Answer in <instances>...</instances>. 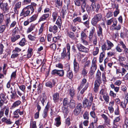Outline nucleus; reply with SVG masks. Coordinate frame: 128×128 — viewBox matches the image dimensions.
<instances>
[{
    "mask_svg": "<svg viewBox=\"0 0 128 128\" xmlns=\"http://www.w3.org/2000/svg\"><path fill=\"white\" fill-rule=\"evenodd\" d=\"M26 41L24 38H22L19 42V44L21 46H24L25 44Z\"/></svg>",
    "mask_w": 128,
    "mask_h": 128,
    "instance_id": "7c9ffc66",
    "label": "nucleus"
},
{
    "mask_svg": "<svg viewBox=\"0 0 128 128\" xmlns=\"http://www.w3.org/2000/svg\"><path fill=\"white\" fill-rule=\"evenodd\" d=\"M58 29L57 26L55 25H54L53 26H50L49 28V31L55 34L57 32Z\"/></svg>",
    "mask_w": 128,
    "mask_h": 128,
    "instance_id": "9d476101",
    "label": "nucleus"
},
{
    "mask_svg": "<svg viewBox=\"0 0 128 128\" xmlns=\"http://www.w3.org/2000/svg\"><path fill=\"white\" fill-rule=\"evenodd\" d=\"M45 85L46 86L50 88H52V83L50 82H46V83Z\"/></svg>",
    "mask_w": 128,
    "mask_h": 128,
    "instance_id": "680f3d73",
    "label": "nucleus"
},
{
    "mask_svg": "<svg viewBox=\"0 0 128 128\" xmlns=\"http://www.w3.org/2000/svg\"><path fill=\"white\" fill-rule=\"evenodd\" d=\"M18 87L23 92H24L26 88V87L23 84H22L20 86L18 85Z\"/></svg>",
    "mask_w": 128,
    "mask_h": 128,
    "instance_id": "4d7b16f0",
    "label": "nucleus"
},
{
    "mask_svg": "<svg viewBox=\"0 0 128 128\" xmlns=\"http://www.w3.org/2000/svg\"><path fill=\"white\" fill-rule=\"evenodd\" d=\"M82 108V104L80 103H79L74 110V114L76 116L78 115L81 112Z\"/></svg>",
    "mask_w": 128,
    "mask_h": 128,
    "instance_id": "7ed1b4c3",
    "label": "nucleus"
},
{
    "mask_svg": "<svg viewBox=\"0 0 128 128\" xmlns=\"http://www.w3.org/2000/svg\"><path fill=\"white\" fill-rule=\"evenodd\" d=\"M102 17V15L101 14H96L92 20V24L94 26H96L98 22L101 20Z\"/></svg>",
    "mask_w": 128,
    "mask_h": 128,
    "instance_id": "f03ea898",
    "label": "nucleus"
},
{
    "mask_svg": "<svg viewBox=\"0 0 128 128\" xmlns=\"http://www.w3.org/2000/svg\"><path fill=\"white\" fill-rule=\"evenodd\" d=\"M56 24L59 26H60L62 24V20L61 18L59 16L56 22Z\"/></svg>",
    "mask_w": 128,
    "mask_h": 128,
    "instance_id": "4c0bfd02",
    "label": "nucleus"
},
{
    "mask_svg": "<svg viewBox=\"0 0 128 128\" xmlns=\"http://www.w3.org/2000/svg\"><path fill=\"white\" fill-rule=\"evenodd\" d=\"M120 36V37L122 38H124L126 37L127 38H128V33L126 32V34H124L122 32H121Z\"/></svg>",
    "mask_w": 128,
    "mask_h": 128,
    "instance_id": "37998d69",
    "label": "nucleus"
},
{
    "mask_svg": "<svg viewBox=\"0 0 128 128\" xmlns=\"http://www.w3.org/2000/svg\"><path fill=\"white\" fill-rule=\"evenodd\" d=\"M1 121L2 122H5L7 124H11L13 123L11 121L10 119L7 118L5 117L2 118L1 119Z\"/></svg>",
    "mask_w": 128,
    "mask_h": 128,
    "instance_id": "9b49d317",
    "label": "nucleus"
},
{
    "mask_svg": "<svg viewBox=\"0 0 128 128\" xmlns=\"http://www.w3.org/2000/svg\"><path fill=\"white\" fill-rule=\"evenodd\" d=\"M96 69V68H94L92 67L91 66L90 68V70L89 72V74L91 75H93L94 72L95 71Z\"/></svg>",
    "mask_w": 128,
    "mask_h": 128,
    "instance_id": "f704fd0d",
    "label": "nucleus"
},
{
    "mask_svg": "<svg viewBox=\"0 0 128 128\" xmlns=\"http://www.w3.org/2000/svg\"><path fill=\"white\" fill-rule=\"evenodd\" d=\"M49 108V106L48 104L44 110L43 113L42 114L44 118H46L47 116V113L48 112Z\"/></svg>",
    "mask_w": 128,
    "mask_h": 128,
    "instance_id": "f3484780",
    "label": "nucleus"
},
{
    "mask_svg": "<svg viewBox=\"0 0 128 128\" xmlns=\"http://www.w3.org/2000/svg\"><path fill=\"white\" fill-rule=\"evenodd\" d=\"M32 50L30 49H28V53L27 55V57L28 58H30L32 55Z\"/></svg>",
    "mask_w": 128,
    "mask_h": 128,
    "instance_id": "603ef678",
    "label": "nucleus"
},
{
    "mask_svg": "<svg viewBox=\"0 0 128 128\" xmlns=\"http://www.w3.org/2000/svg\"><path fill=\"white\" fill-rule=\"evenodd\" d=\"M66 106H64L62 108V112L64 114L68 113V109L67 108Z\"/></svg>",
    "mask_w": 128,
    "mask_h": 128,
    "instance_id": "e433bc0d",
    "label": "nucleus"
},
{
    "mask_svg": "<svg viewBox=\"0 0 128 128\" xmlns=\"http://www.w3.org/2000/svg\"><path fill=\"white\" fill-rule=\"evenodd\" d=\"M4 19V16L1 13H0V25L2 24Z\"/></svg>",
    "mask_w": 128,
    "mask_h": 128,
    "instance_id": "052dcab7",
    "label": "nucleus"
},
{
    "mask_svg": "<svg viewBox=\"0 0 128 128\" xmlns=\"http://www.w3.org/2000/svg\"><path fill=\"white\" fill-rule=\"evenodd\" d=\"M31 0H24L22 3L24 4H28L31 2Z\"/></svg>",
    "mask_w": 128,
    "mask_h": 128,
    "instance_id": "13d9d810",
    "label": "nucleus"
},
{
    "mask_svg": "<svg viewBox=\"0 0 128 128\" xmlns=\"http://www.w3.org/2000/svg\"><path fill=\"white\" fill-rule=\"evenodd\" d=\"M64 74V71L63 70H58L57 75L60 76H62Z\"/></svg>",
    "mask_w": 128,
    "mask_h": 128,
    "instance_id": "473e14b6",
    "label": "nucleus"
},
{
    "mask_svg": "<svg viewBox=\"0 0 128 128\" xmlns=\"http://www.w3.org/2000/svg\"><path fill=\"white\" fill-rule=\"evenodd\" d=\"M30 126L31 128H37L36 122L34 121L32 119L31 120Z\"/></svg>",
    "mask_w": 128,
    "mask_h": 128,
    "instance_id": "aec40b11",
    "label": "nucleus"
},
{
    "mask_svg": "<svg viewBox=\"0 0 128 128\" xmlns=\"http://www.w3.org/2000/svg\"><path fill=\"white\" fill-rule=\"evenodd\" d=\"M69 103V101H68L67 98H64V100L63 104L64 106H66V105H68Z\"/></svg>",
    "mask_w": 128,
    "mask_h": 128,
    "instance_id": "6e6d98bb",
    "label": "nucleus"
},
{
    "mask_svg": "<svg viewBox=\"0 0 128 128\" xmlns=\"http://www.w3.org/2000/svg\"><path fill=\"white\" fill-rule=\"evenodd\" d=\"M28 37L30 40L32 41H35L36 38L35 36L30 34L28 36Z\"/></svg>",
    "mask_w": 128,
    "mask_h": 128,
    "instance_id": "ea45409f",
    "label": "nucleus"
},
{
    "mask_svg": "<svg viewBox=\"0 0 128 128\" xmlns=\"http://www.w3.org/2000/svg\"><path fill=\"white\" fill-rule=\"evenodd\" d=\"M118 7H116V10L114 12V16H116L119 13V10L118 9Z\"/></svg>",
    "mask_w": 128,
    "mask_h": 128,
    "instance_id": "864d4df0",
    "label": "nucleus"
},
{
    "mask_svg": "<svg viewBox=\"0 0 128 128\" xmlns=\"http://www.w3.org/2000/svg\"><path fill=\"white\" fill-rule=\"evenodd\" d=\"M21 50V49L20 48L16 47L12 51V52H15L17 53L20 52Z\"/></svg>",
    "mask_w": 128,
    "mask_h": 128,
    "instance_id": "c03bdc74",
    "label": "nucleus"
},
{
    "mask_svg": "<svg viewBox=\"0 0 128 128\" xmlns=\"http://www.w3.org/2000/svg\"><path fill=\"white\" fill-rule=\"evenodd\" d=\"M108 45V49L110 50L111 48L114 46L113 44L110 41L107 40L106 42Z\"/></svg>",
    "mask_w": 128,
    "mask_h": 128,
    "instance_id": "b1692460",
    "label": "nucleus"
},
{
    "mask_svg": "<svg viewBox=\"0 0 128 128\" xmlns=\"http://www.w3.org/2000/svg\"><path fill=\"white\" fill-rule=\"evenodd\" d=\"M12 54L11 58L12 59H14L16 57H18L19 54L18 53L15 52H12Z\"/></svg>",
    "mask_w": 128,
    "mask_h": 128,
    "instance_id": "a19ab883",
    "label": "nucleus"
},
{
    "mask_svg": "<svg viewBox=\"0 0 128 128\" xmlns=\"http://www.w3.org/2000/svg\"><path fill=\"white\" fill-rule=\"evenodd\" d=\"M35 28V26L34 25H31L26 30V32L28 33L31 32Z\"/></svg>",
    "mask_w": 128,
    "mask_h": 128,
    "instance_id": "a878e982",
    "label": "nucleus"
},
{
    "mask_svg": "<svg viewBox=\"0 0 128 128\" xmlns=\"http://www.w3.org/2000/svg\"><path fill=\"white\" fill-rule=\"evenodd\" d=\"M67 10V7L66 6H64L62 8L61 11L60 15L62 18L63 19L67 15V13L66 10Z\"/></svg>",
    "mask_w": 128,
    "mask_h": 128,
    "instance_id": "423d86ee",
    "label": "nucleus"
},
{
    "mask_svg": "<svg viewBox=\"0 0 128 128\" xmlns=\"http://www.w3.org/2000/svg\"><path fill=\"white\" fill-rule=\"evenodd\" d=\"M10 22V17L9 16L6 18V26H8V24Z\"/></svg>",
    "mask_w": 128,
    "mask_h": 128,
    "instance_id": "5fc2aeb1",
    "label": "nucleus"
},
{
    "mask_svg": "<svg viewBox=\"0 0 128 128\" xmlns=\"http://www.w3.org/2000/svg\"><path fill=\"white\" fill-rule=\"evenodd\" d=\"M49 16V13L47 12L44 13V14L40 18L38 22H40L42 21H43L46 20L47 18H48Z\"/></svg>",
    "mask_w": 128,
    "mask_h": 128,
    "instance_id": "0eeeda50",
    "label": "nucleus"
},
{
    "mask_svg": "<svg viewBox=\"0 0 128 128\" xmlns=\"http://www.w3.org/2000/svg\"><path fill=\"white\" fill-rule=\"evenodd\" d=\"M21 103V102L19 100H18L15 102L12 106L11 109H13L16 107L18 106Z\"/></svg>",
    "mask_w": 128,
    "mask_h": 128,
    "instance_id": "4be33fe9",
    "label": "nucleus"
},
{
    "mask_svg": "<svg viewBox=\"0 0 128 128\" xmlns=\"http://www.w3.org/2000/svg\"><path fill=\"white\" fill-rule=\"evenodd\" d=\"M18 27H16L13 30L12 32V34H16V33L18 32Z\"/></svg>",
    "mask_w": 128,
    "mask_h": 128,
    "instance_id": "a18cd8bd",
    "label": "nucleus"
},
{
    "mask_svg": "<svg viewBox=\"0 0 128 128\" xmlns=\"http://www.w3.org/2000/svg\"><path fill=\"white\" fill-rule=\"evenodd\" d=\"M96 59H94L92 60V64L91 67H92L94 68H97V66L96 65Z\"/></svg>",
    "mask_w": 128,
    "mask_h": 128,
    "instance_id": "c9c22d12",
    "label": "nucleus"
},
{
    "mask_svg": "<svg viewBox=\"0 0 128 128\" xmlns=\"http://www.w3.org/2000/svg\"><path fill=\"white\" fill-rule=\"evenodd\" d=\"M40 99L43 105L44 106V102L46 99V96H41Z\"/></svg>",
    "mask_w": 128,
    "mask_h": 128,
    "instance_id": "de8ad7c7",
    "label": "nucleus"
},
{
    "mask_svg": "<svg viewBox=\"0 0 128 128\" xmlns=\"http://www.w3.org/2000/svg\"><path fill=\"white\" fill-rule=\"evenodd\" d=\"M88 115V112L87 111H86L83 115L84 119L85 120H88L89 119Z\"/></svg>",
    "mask_w": 128,
    "mask_h": 128,
    "instance_id": "72a5a7b5",
    "label": "nucleus"
},
{
    "mask_svg": "<svg viewBox=\"0 0 128 128\" xmlns=\"http://www.w3.org/2000/svg\"><path fill=\"white\" fill-rule=\"evenodd\" d=\"M87 5L86 3H82L81 8V10L82 12H84L85 11V8L86 7Z\"/></svg>",
    "mask_w": 128,
    "mask_h": 128,
    "instance_id": "c756f323",
    "label": "nucleus"
},
{
    "mask_svg": "<svg viewBox=\"0 0 128 128\" xmlns=\"http://www.w3.org/2000/svg\"><path fill=\"white\" fill-rule=\"evenodd\" d=\"M99 51V49L98 47H94L92 53L93 55L94 56L98 54Z\"/></svg>",
    "mask_w": 128,
    "mask_h": 128,
    "instance_id": "393cba45",
    "label": "nucleus"
},
{
    "mask_svg": "<svg viewBox=\"0 0 128 128\" xmlns=\"http://www.w3.org/2000/svg\"><path fill=\"white\" fill-rule=\"evenodd\" d=\"M56 7L61 6L62 5V0H54Z\"/></svg>",
    "mask_w": 128,
    "mask_h": 128,
    "instance_id": "cd10ccee",
    "label": "nucleus"
},
{
    "mask_svg": "<svg viewBox=\"0 0 128 128\" xmlns=\"http://www.w3.org/2000/svg\"><path fill=\"white\" fill-rule=\"evenodd\" d=\"M37 14H34L28 19V20L30 22H32L35 20L38 17Z\"/></svg>",
    "mask_w": 128,
    "mask_h": 128,
    "instance_id": "a211bd4d",
    "label": "nucleus"
},
{
    "mask_svg": "<svg viewBox=\"0 0 128 128\" xmlns=\"http://www.w3.org/2000/svg\"><path fill=\"white\" fill-rule=\"evenodd\" d=\"M112 12L110 11H108L106 13V17L107 18H108L112 16Z\"/></svg>",
    "mask_w": 128,
    "mask_h": 128,
    "instance_id": "58836bf2",
    "label": "nucleus"
},
{
    "mask_svg": "<svg viewBox=\"0 0 128 128\" xmlns=\"http://www.w3.org/2000/svg\"><path fill=\"white\" fill-rule=\"evenodd\" d=\"M66 49L64 48L63 49V51L61 53L60 59H66L68 57V59L70 58V54L69 55L68 54V52L66 53Z\"/></svg>",
    "mask_w": 128,
    "mask_h": 128,
    "instance_id": "20e7f679",
    "label": "nucleus"
},
{
    "mask_svg": "<svg viewBox=\"0 0 128 128\" xmlns=\"http://www.w3.org/2000/svg\"><path fill=\"white\" fill-rule=\"evenodd\" d=\"M0 8L3 10L4 12H6L9 9L8 4L6 2H3L0 5Z\"/></svg>",
    "mask_w": 128,
    "mask_h": 128,
    "instance_id": "6e6552de",
    "label": "nucleus"
},
{
    "mask_svg": "<svg viewBox=\"0 0 128 128\" xmlns=\"http://www.w3.org/2000/svg\"><path fill=\"white\" fill-rule=\"evenodd\" d=\"M60 38V37L58 36L57 37H54L53 38H52V41L54 42H56L58 40H59Z\"/></svg>",
    "mask_w": 128,
    "mask_h": 128,
    "instance_id": "338daca9",
    "label": "nucleus"
},
{
    "mask_svg": "<svg viewBox=\"0 0 128 128\" xmlns=\"http://www.w3.org/2000/svg\"><path fill=\"white\" fill-rule=\"evenodd\" d=\"M105 53L104 51L101 52L100 54L99 57V62L101 63L102 62L103 59V58L105 56Z\"/></svg>",
    "mask_w": 128,
    "mask_h": 128,
    "instance_id": "5701e85b",
    "label": "nucleus"
},
{
    "mask_svg": "<svg viewBox=\"0 0 128 128\" xmlns=\"http://www.w3.org/2000/svg\"><path fill=\"white\" fill-rule=\"evenodd\" d=\"M86 82V79L84 78L82 80L80 86L78 88V89L79 91L83 87Z\"/></svg>",
    "mask_w": 128,
    "mask_h": 128,
    "instance_id": "412c9836",
    "label": "nucleus"
},
{
    "mask_svg": "<svg viewBox=\"0 0 128 128\" xmlns=\"http://www.w3.org/2000/svg\"><path fill=\"white\" fill-rule=\"evenodd\" d=\"M95 31V29L94 27L92 28L91 30L90 31L89 34L88 38L89 40L90 41H92V40L93 34Z\"/></svg>",
    "mask_w": 128,
    "mask_h": 128,
    "instance_id": "4468645a",
    "label": "nucleus"
},
{
    "mask_svg": "<svg viewBox=\"0 0 128 128\" xmlns=\"http://www.w3.org/2000/svg\"><path fill=\"white\" fill-rule=\"evenodd\" d=\"M52 17L53 21L54 22L56 20L58 16V13L57 12H53L52 14Z\"/></svg>",
    "mask_w": 128,
    "mask_h": 128,
    "instance_id": "bb28decb",
    "label": "nucleus"
},
{
    "mask_svg": "<svg viewBox=\"0 0 128 128\" xmlns=\"http://www.w3.org/2000/svg\"><path fill=\"white\" fill-rule=\"evenodd\" d=\"M74 72L76 73L78 72L79 67L78 64L76 62L75 60H74Z\"/></svg>",
    "mask_w": 128,
    "mask_h": 128,
    "instance_id": "6ab92c4d",
    "label": "nucleus"
},
{
    "mask_svg": "<svg viewBox=\"0 0 128 128\" xmlns=\"http://www.w3.org/2000/svg\"><path fill=\"white\" fill-rule=\"evenodd\" d=\"M120 116H118L115 118L113 121V124L116 126H118V123L120 121Z\"/></svg>",
    "mask_w": 128,
    "mask_h": 128,
    "instance_id": "dca6fc26",
    "label": "nucleus"
},
{
    "mask_svg": "<svg viewBox=\"0 0 128 128\" xmlns=\"http://www.w3.org/2000/svg\"><path fill=\"white\" fill-rule=\"evenodd\" d=\"M114 20V18H112L108 20L106 22V24L108 25H110L113 22Z\"/></svg>",
    "mask_w": 128,
    "mask_h": 128,
    "instance_id": "79ce46f5",
    "label": "nucleus"
},
{
    "mask_svg": "<svg viewBox=\"0 0 128 128\" xmlns=\"http://www.w3.org/2000/svg\"><path fill=\"white\" fill-rule=\"evenodd\" d=\"M91 6L92 7V10H94L95 8H96L95 11L96 12H98V11L100 8V5L99 4H97L96 5L95 3L92 4Z\"/></svg>",
    "mask_w": 128,
    "mask_h": 128,
    "instance_id": "ddd939ff",
    "label": "nucleus"
},
{
    "mask_svg": "<svg viewBox=\"0 0 128 128\" xmlns=\"http://www.w3.org/2000/svg\"><path fill=\"white\" fill-rule=\"evenodd\" d=\"M52 38V35L51 34H48L47 35V40L48 42H50Z\"/></svg>",
    "mask_w": 128,
    "mask_h": 128,
    "instance_id": "69168bd1",
    "label": "nucleus"
},
{
    "mask_svg": "<svg viewBox=\"0 0 128 128\" xmlns=\"http://www.w3.org/2000/svg\"><path fill=\"white\" fill-rule=\"evenodd\" d=\"M88 100L86 98L84 99L82 101L83 104V105L84 106L85 105L86 106H87V105H88L87 103H88Z\"/></svg>",
    "mask_w": 128,
    "mask_h": 128,
    "instance_id": "09e8293b",
    "label": "nucleus"
},
{
    "mask_svg": "<svg viewBox=\"0 0 128 128\" xmlns=\"http://www.w3.org/2000/svg\"><path fill=\"white\" fill-rule=\"evenodd\" d=\"M21 6V2H20L16 3L15 5L14 8V11L16 12H18V9L20 8Z\"/></svg>",
    "mask_w": 128,
    "mask_h": 128,
    "instance_id": "f8f14e48",
    "label": "nucleus"
},
{
    "mask_svg": "<svg viewBox=\"0 0 128 128\" xmlns=\"http://www.w3.org/2000/svg\"><path fill=\"white\" fill-rule=\"evenodd\" d=\"M20 38V36L19 35L12 34L10 37V40L12 42H14Z\"/></svg>",
    "mask_w": 128,
    "mask_h": 128,
    "instance_id": "1a4fd4ad",
    "label": "nucleus"
},
{
    "mask_svg": "<svg viewBox=\"0 0 128 128\" xmlns=\"http://www.w3.org/2000/svg\"><path fill=\"white\" fill-rule=\"evenodd\" d=\"M100 93L103 96H107L106 93V92L105 90L103 89H102L100 91Z\"/></svg>",
    "mask_w": 128,
    "mask_h": 128,
    "instance_id": "8fccbe9b",
    "label": "nucleus"
},
{
    "mask_svg": "<svg viewBox=\"0 0 128 128\" xmlns=\"http://www.w3.org/2000/svg\"><path fill=\"white\" fill-rule=\"evenodd\" d=\"M34 9L33 6H27L23 9L20 14V16H23L24 17L29 16L30 13L32 14L34 12Z\"/></svg>",
    "mask_w": 128,
    "mask_h": 128,
    "instance_id": "f257e3e1",
    "label": "nucleus"
},
{
    "mask_svg": "<svg viewBox=\"0 0 128 128\" xmlns=\"http://www.w3.org/2000/svg\"><path fill=\"white\" fill-rule=\"evenodd\" d=\"M6 27L5 25H2L0 27V33H2L5 30Z\"/></svg>",
    "mask_w": 128,
    "mask_h": 128,
    "instance_id": "3c124183",
    "label": "nucleus"
},
{
    "mask_svg": "<svg viewBox=\"0 0 128 128\" xmlns=\"http://www.w3.org/2000/svg\"><path fill=\"white\" fill-rule=\"evenodd\" d=\"M100 81L95 80L94 83V86H96L99 87L100 85Z\"/></svg>",
    "mask_w": 128,
    "mask_h": 128,
    "instance_id": "774afa93",
    "label": "nucleus"
},
{
    "mask_svg": "<svg viewBox=\"0 0 128 128\" xmlns=\"http://www.w3.org/2000/svg\"><path fill=\"white\" fill-rule=\"evenodd\" d=\"M81 39H85L86 37V34L83 32L82 31L81 34Z\"/></svg>",
    "mask_w": 128,
    "mask_h": 128,
    "instance_id": "49530a36",
    "label": "nucleus"
},
{
    "mask_svg": "<svg viewBox=\"0 0 128 128\" xmlns=\"http://www.w3.org/2000/svg\"><path fill=\"white\" fill-rule=\"evenodd\" d=\"M118 58V60L119 62L124 61L126 60V58L124 57L119 56Z\"/></svg>",
    "mask_w": 128,
    "mask_h": 128,
    "instance_id": "bf43d9fd",
    "label": "nucleus"
},
{
    "mask_svg": "<svg viewBox=\"0 0 128 128\" xmlns=\"http://www.w3.org/2000/svg\"><path fill=\"white\" fill-rule=\"evenodd\" d=\"M122 83V81L119 80H116L114 84L115 85L120 86Z\"/></svg>",
    "mask_w": 128,
    "mask_h": 128,
    "instance_id": "0e129e2a",
    "label": "nucleus"
},
{
    "mask_svg": "<svg viewBox=\"0 0 128 128\" xmlns=\"http://www.w3.org/2000/svg\"><path fill=\"white\" fill-rule=\"evenodd\" d=\"M108 45L106 42H105L102 46V50L104 51L106 50H108L109 49H107L108 48Z\"/></svg>",
    "mask_w": 128,
    "mask_h": 128,
    "instance_id": "2f4dec72",
    "label": "nucleus"
},
{
    "mask_svg": "<svg viewBox=\"0 0 128 128\" xmlns=\"http://www.w3.org/2000/svg\"><path fill=\"white\" fill-rule=\"evenodd\" d=\"M20 112V109H18L15 111L13 112V114L14 115H16V116H14V118H19V116L18 115V114Z\"/></svg>",
    "mask_w": 128,
    "mask_h": 128,
    "instance_id": "c85d7f7f",
    "label": "nucleus"
},
{
    "mask_svg": "<svg viewBox=\"0 0 128 128\" xmlns=\"http://www.w3.org/2000/svg\"><path fill=\"white\" fill-rule=\"evenodd\" d=\"M54 125L57 127L59 126L61 124L60 118V116L56 118L55 119Z\"/></svg>",
    "mask_w": 128,
    "mask_h": 128,
    "instance_id": "2eb2a0df",
    "label": "nucleus"
},
{
    "mask_svg": "<svg viewBox=\"0 0 128 128\" xmlns=\"http://www.w3.org/2000/svg\"><path fill=\"white\" fill-rule=\"evenodd\" d=\"M97 34L98 36L101 39L103 37L102 32L97 31Z\"/></svg>",
    "mask_w": 128,
    "mask_h": 128,
    "instance_id": "e2e57ef3",
    "label": "nucleus"
},
{
    "mask_svg": "<svg viewBox=\"0 0 128 128\" xmlns=\"http://www.w3.org/2000/svg\"><path fill=\"white\" fill-rule=\"evenodd\" d=\"M77 46L80 51L86 53L88 52V51L89 50L88 48L84 47L80 44H78Z\"/></svg>",
    "mask_w": 128,
    "mask_h": 128,
    "instance_id": "39448f33",
    "label": "nucleus"
}]
</instances>
